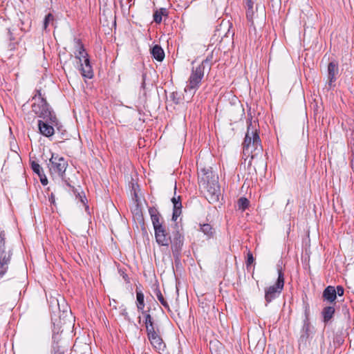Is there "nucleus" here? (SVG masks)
Wrapping results in <instances>:
<instances>
[{
  "instance_id": "obj_1",
  "label": "nucleus",
  "mask_w": 354,
  "mask_h": 354,
  "mask_svg": "<svg viewBox=\"0 0 354 354\" xmlns=\"http://www.w3.org/2000/svg\"><path fill=\"white\" fill-rule=\"evenodd\" d=\"M32 100L35 102L32 104V110L41 118L38 120L39 133L46 138L53 136L55 133L54 127L58 125V120L46 100L43 97L41 90L35 91Z\"/></svg>"
},
{
  "instance_id": "obj_2",
  "label": "nucleus",
  "mask_w": 354,
  "mask_h": 354,
  "mask_svg": "<svg viewBox=\"0 0 354 354\" xmlns=\"http://www.w3.org/2000/svg\"><path fill=\"white\" fill-rule=\"evenodd\" d=\"M199 175V185L205 191V198L210 203L218 201L221 193L218 176L210 169H201Z\"/></svg>"
},
{
  "instance_id": "obj_3",
  "label": "nucleus",
  "mask_w": 354,
  "mask_h": 354,
  "mask_svg": "<svg viewBox=\"0 0 354 354\" xmlns=\"http://www.w3.org/2000/svg\"><path fill=\"white\" fill-rule=\"evenodd\" d=\"M243 155L250 157L251 159L261 155L263 152V147L257 131V129L250 122L248 125L247 132L243 143Z\"/></svg>"
},
{
  "instance_id": "obj_4",
  "label": "nucleus",
  "mask_w": 354,
  "mask_h": 354,
  "mask_svg": "<svg viewBox=\"0 0 354 354\" xmlns=\"http://www.w3.org/2000/svg\"><path fill=\"white\" fill-rule=\"evenodd\" d=\"M149 213L153 226L156 242L160 245L168 246V233L165 227L162 225V218L160 214L154 207L149 208Z\"/></svg>"
},
{
  "instance_id": "obj_5",
  "label": "nucleus",
  "mask_w": 354,
  "mask_h": 354,
  "mask_svg": "<svg viewBox=\"0 0 354 354\" xmlns=\"http://www.w3.org/2000/svg\"><path fill=\"white\" fill-rule=\"evenodd\" d=\"M278 277L276 283L265 290V300L266 306L272 300L277 298L281 293L284 286V274L282 268L277 266Z\"/></svg>"
},
{
  "instance_id": "obj_6",
  "label": "nucleus",
  "mask_w": 354,
  "mask_h": 354,
  "mask_svg": "<svg viewBox=\"0 0 354 354\" xmlns=\"http://www.w3.org/2000/svg\"><path fill=\"white\" fill-rule=\"evenodd\" d=\"M48 165L49 170L51 174H57L64 179L65 171L68 167V162L64 158L58 154L53 153Z\"/></svg>"
},
{
  "instance_id": "obj_7",
  "label": "nucleus",
  "mask_w": 354,
  "mask_h": 354,
  "mask_svg": "<svg viewBox=\"0 0 354 354\" xmlns=\"http://www.w3.org/2000/svg\"><path fill=\"white\" fill-rule=\"evenodd\" d=\"M205 69L203 66L198 65L193 67L189 78L187 82L185 88V92L194 91V93L199 88L201 80L204 76Z\"/></svg>"
},
{
  "instance_id": "obj_8",
  "label": "nucleus",
  "mask_w": 354,
  "mask_h": 354,
  "mask_svg": "<svg viewBox=\"0 0 354 354\" xmlns=\"http://www.w3.org/2000/svg\"><path fill=\"white\" fill-rule=\"evenodd\" d=\"M168 245L171 243L173 256L176 260L179 259L184 244V235L177 229L172 232L171 236L168 234Z\"/></svg>"
},
{
  "instance_id": "obj_9",
  "label": "nucleus",
  "mask_w": 354,
  "mask_h": 354,
  "mask_svg": "<svg viewBox=\"0 0 354 354\" xmlns=\"http://www.w3.org/2000/svg\"><path fill=\"white\" fill-rule=\"evenodd\" d=\"M77 68L81 73V75L88 79L93 78L94 73L92 66L91 64L88 55L86 57H83L81 61L77 62Z\"/></svg>"
},
{
  "instance_id": "obj_10",
  "label": "nucleus",
  "mask_w": 354,
  "mask_h": 354,
  "mask_svg": "<svg viewBox=\"0 0 354 354\" xmlns=\"http://www.w3.org/2000/svg\"><path fill=\"white\" fill-rule=\"evenodd\" d=\"M148 339L150 341L153 347L158 352H164L166 348L165 343L163 342L161 336L160 335L159 330L147 335Z\"/></svg>"
},
{
  "instance_id": "obj_11",
  "label": "nucleus",
  "mask_w": 354,
  "mask_h": 354,
  "mask_svg": "<svg viewBox=\"0 0 354 354\" xmlns=\"http://www.w3.org/2000/svg\"><path fill=\"white\" fill-rule=\"evenodd\" d=\"M313 327L311 326L310 322H307V320L303 321V326L301 330V335L299 337V346L303 344L304 346H306L308 339L310 335L313 333Z\"/></svg>"
},
{
  "instance_id": "obj_12",
  "label": "nucleus",
  "mask_w": 354,
  "mask_h": 354,
  "mask_svg": "<svg viewBox=\"0 0 354 354\" xmlns=\"http://www.w3.org/2000/svg\"><path fill=\"white\" fill-rule=\"evenodd\" d=\"M327 72L328 85L330 87H331L332 84L337 80L339 75L338 64L334 61L330 62L328 65Z\"/></svg>"
},
{
  "instance_id": "obj_13",
  "label": "nucleus",
  "mask_w": 354,
  "mask_h": 354,
  "mask_svg": "<svg viewBox=\"0 0 354 354\" xmlns=\"http://www.w3.org/2000/svg\"><path fill=\"white\" fill-rule=\"evenodd\" d=\"M73 44L75 49L74 52L75 57L77 61H81L83 57H86L88 55L80 39L75 38Z\"/></svg>"
},
{
  "instance_id": "obj_14",
  "label": "nucleus",
  "mask_w": 354,
  "mask_h": 354,
  "mask_svg": "<svg viewBox=\"0 0 354 354\" xmlns=\"http://www.w3.org/2000/svg\"><path fill=\"white\" fill-rule=\"evenodd\" d=\"M142 314L145 317V325L147 335L159 330L158 328L155 326L154 321L149 311L143 312Z\"/></svg>"
},
{
  "instance_id": "obj_15",
  "label": "nucleus",
  "mask_w": 354,
  "mask_h": 354,
  "mask_svg": "<svg viewBox=\"0 0 354 354\" xmlns=\"http://www.w3.org/2000/svg\"><path fill=\"white\" fill-rule=\"evenodd\" d=\"M171 202L174 205L172 220L176 221L182 212V203L180 201V196H178V198H176L175 196L173 197Z\"/></svg>"
},
{
  "instance_id": "obj_16",
  "label": "nucleus",
  "mask_w": 354,
  "mask_h": 354,
  "mask_svg": "<svg viewBox=\"0 0 354 354\" xmlns=\"http://www.w3.org/2000/svg\"><path fill=\"white\" fill-rule=\"evenodd\" d=\"M322 297L324 301H327L329 303L334 302L337 299L335 288L332 286H327L323 292Z\"/></svg>"
},
{
  "instance_id": "obj_17",
  "label": "nucleus",
  "mask_w": 354,
  "mask_h": 354,
  "mask_svg": "<svg viewBox=\"0 0 354 354\" xmlns=\"http://www.w3.org/2000/svg\"><path fill=\"white\" fill-rule=\"evenodd\" d=\"M12 254L0 255V278H2L8 271Z\"/></svg>"
},
{
  "instance_id": "obj_18",
  "label": "nucleus",
  "mask_w": 354,
  "mask_h": 354,
  "mask_svg": "<svg viewBox=\"0 0 354 354\" xmlns=\"http://www.w3.org/2000/svg\"><path fill=\"white\" fill-rule=\"evenodd\" d=\"M246 7V17L249 21L254 24V19L255 17V12L254 9V2L252 0H245Z\"/></svg>"
},
{
  "instance_id": "obj_19",
  "label": "nucleus",
  "mask_w": 354,
  "mask_h": 354,
  "mask_svg": "<svg viewBox=\"0 0 354 354\" xmlns=\"http://www.w3.org/2000/svg\"><path fill=\"white\" fill-rule=\"evenodd\" d=\"M136 306H137L138 310L141 312L142 313L143 312H147V310H144L145 306V296H144L143 292H142L141 290H139L138 288L136 290Z\"/></svg>"
},
{
  "instance_id": "obj_20",
  "label": "nucleus",
  "mask_w": 354,
  "mask_h": 354,
  "mask_svg": "<svg viewBox=\"0 0 354 354\" xmlns=\"http://www.w3.org/2000/svg\"><path fill=\"white\" fill-rule=\"evenodd\" d=\"M152 57L158 62H162L165 58V52L160 45H155L151 50Z\"/></svg>"
},
{
  "instance_id": "obj_21",
  "label": "nucleus",
  "mask_w": 354,
  "mask_h": 354,
  "mask_svg": "<svg viewBox=\"0 0 354 354\" xmlns=\"http://www.w3.org/2000/svg\"><path fill=\"white\" fill-rule=\"evenodd\" d=\"M335 312V308L332 306H326L323 308L322 315L323 317V321L325 324L328 323L333 318Z\"/></svg>"
},
{
  "instance_id": "obj_22",
  "label": "nucleus",
  "mask_w": 354,
  "mask_h": 354,
  "mask_svg": "<svg viewBox=\"0 0 354 354\" xmlns=\"http://www.w3.org/2000/svg\"><path fill=\"white\" fill-rule=\"evenodd\" d=\"M162 16H168V11L165 8H161L159 10H156L153 13V21L156 24H160L162 21Z\"/></svg>"
},
{
  "instance_id": "obj_23",
  "label": "nucleus",
  "mask_w": 354,
  "mask_h": 354,
  "mask_svg": "<svg viewBox=\"0 0 354 354\" xmlns=\"http://www.w3.org/2000/svg\"><path fill=\"white\" fill-rule=\"evenodd\" d=\"M6 234L3 230H0V255L12 254L10 250H6Z\"/></svg>"
},
{
  "instance_id": "obj_24",
  "label": "nucleus",
  "mask_w": 354,
  "mask_h": 354,
  "mask_svg": "<svg viewBox=\"0 0 354 354\" xmlns=\"http://www.w3.org/2000/svg\"><path fill=\"white\" fill-rule=\"evenodd\" d=\"M153 292L155 295L156 296L158 300L160 301V303L168 310H170L169 305L168 302L165 299L160 288L158 287H156L153 290Z\"/></svg>"
},
{
  "instance_id": "obj_25",
  "label": "nucleus",
  "mask_w": 354,
  "mask_h": 354,
  "mask_svg": "<svg viewBox=\"0 0 354 354\" xmlns=\"http://www.w3.org/2000/svg\"><path fill=\"white\" fill-rule=\"evenodd\" d=\"M201 231L209 239L212 237L214 232L212 225L208 223L201 225Z\"/></svg>"
},
{
  "instance_id": "obj_26",
  "label": "nucleus",
  "mask_w": 354,
  "mask_h": 354,
  "mask_svg": "<svg viewBox=\"0 0 354 354\" xmlns=\"http://www.w3.org/2000/svg\"><path fill=\"white\" fill-rule=\"evenodd\" d=\"M213 63V53H212L210 55H209L200 64L199 66H203V68L205 69L206 67L209 71L211 68V66Z\"/></svg>"
},
{
  "instance_id": "obj_27",
  "label": "nucleus",
  "mask_w": 354,
  "mask_h": 354,
  "mask_svg": "<svg viewBox=\"0 0 354 354\" xmlns=\"http://www.w3.org/2000/svg\"><path fill=\"white\" fill-rule=\"evenodd\" d=\"M249 201L244 197H241L238 200V207L239 209L245 211L249 206Z\"/></svg>"
},
{
  "instance_id": "obj_28",
  "label": "nucleus",
  "mask_w": 354,
  "mask_h": 354,
  "mask_svg": "<svg viewBox=\"0 0 354 354\" xmlns=\"http://www.w3.org/2000/svg\"><path fill=\"white\" fill-rule=\"evenodd\" d=\"M54 16L51 13H48L44 18L43 28L44 30H47V28L50 22H53Z\"/></svg>"
},
{
  "instance_id": "obj_29",
  "label": "nucleus",
  "mask_w": 354,
  "mask_h": 354,
  "mask_svg": "<svg viewBox=\"0 0 354 354\" xmlns=\"http://www.w3.org/2000/svg\"><path fill=\"white\" fill-rule=\"evenodd\" d=\"M31 168L35 173H36L37 174L40 176L42 169L38 163H37L35 161L32 162H31Z\"/></svg>"
},
{
  "instance_id": "obj_30",
  "label": "nucleus",
  "mask_w": 354,
  "mask_h": 354,
  "mask_svg": "<svg viewBox=\"0 0 354 354\" xmlns=\"http://www.w3.org/2000/svg\"><path fill=\"white\" fill-rule=\"evenodd\" d=\"M254 261V258L253 257L252 253L250 251H248L247 253V260L245 262L246 267L248 268L253 262Z\"/></svg>"
},
{
  "instance_id": "obj_31",
  "label": "nucleus",
  "mask_w": 354,
  "mask_h": 354,
  "mask_svg": "<svg viewBox=\"0 0 354 354\" xmlns=\"http://www.w3.org/2000/svg\"><path fill=\"white\" fill-rule=\"evenodd\" d=\"M310 307L308 304H304V320H307V322H310Z\"/></svg>"
},
{
  "instance_id": "obj_32",
  "label": "nucleus",
  "mask_w": 354,
  "mask_h": 354,
  "mask_svg": "<svg viewBox=\"0 0 354 354\" xmlns=\"http://www.w3.org/2000/svg\"><path fill=\"white\" fill-rule=\"evenodd\" d=\"M335 290H336V296L338 295V296L341 297L344 295V289L342 286H337L336 287Z\"/></svg>"
},
{
  "instance_id": "obj_33",
  "label": "nucleus",
  "mask_w": 354,
  "mask_h": 354,
  "mask_svg": "<svg viewBox=\"0 0 354 354\" xmlns=\"http://www.w3.org/2000/svg\"><path fill=\"white\" fill-rule=\"evenodd\" d=\"M121 315L124 317V319L129 322H131V318L126 309L123 310Z\"/></svg>"
},
{
  "instance_id": "obj_34",
  "label": "nucleus",
  "mask_w": 354,
  "mask_h": 354,
  "mask_svg": "<svg viewBox=\"0 0 354 354\" xmlns=\"http://www.w3.org/2000/svg\"><path fill=\"white\" fill-rule=\"evenodd\" d=\"M39 177H40L41 183L43 185H46L48 184V180H47L46 177L45 176H44V177H43L41 176V174H40Z\"/></svg>"
},
{
  "instance_id": "obj_35",
  "label": "nucleus",
  "mask_w": 354,
  "mask_h": 354,
  "mask_svg": "<svg viewBox=\"0 0 354 354\" xmlns=\"http://www.w3.org/2000/svg\"><path fill=\"white\" fill-rule=\"evenodd\" d=\"M78 196H80V201L84 205L85 201H86L85 196L82 197L80 194H78Z\"/></svg>"
},
{
  "instance_id": "obj_36",
  "label": "nucleus",
  "mask_w": 354,
  "mask_h": 354,
  "mask_svg": "<svg viewBox=\"0 0 354 354\" xmlns=\"http://www.w3.org/2000/svg\"><path fill=\"white\" fill-rule=\"evenodd\" d=\"M122 277L127 283H129V278L127 274H123Z\"/></svg>"
},
{
  "instance_id": "obj_37",
  "label": "nucleus",
  "mask_w": 354,
  "mask_h": 354,
  "mask_svg": "<svg viewBox=\"0 0 354 354\" xmlns=\"http://www.w3.org/2000/svg\"><path fill=\"white\" fill-rule=\"evenodd\" d=\"M127 1H128L129 3V6L130 7L135 4L136 0H127Z\"/></svg>"
},
{
  "instance_id": "obj_38",
  "label": "nucleus",
  "mask_w": 354,
  "mask_h": 354,
  "mask_svg": "<svg viewBox=\"0 0 354 354\" xmlns=\"http://www.w3.org/2000/svg\"><path fill=\"white\" fill-rule=\"evenodd\" d=\"M145 76H146V75H145V74H143V75H142V80H143V82H142V87H143V88H145Z\"/></svg>"
},
{
  "instance_id": "obj_39",
  "label": "nucleus",
  "mask_w": 354,
  "mask_h": 354,
  "mask_svg": "<svg viewBox=\"0 0 354 354\" xmlns=\"http://www.w3.org/2000/svg\"><path fill=\"white\" fill-rule=\"evenodd\" d=\"M53 354H64V352L60 351L59 350H57L54 352Z\"/></svg>"
},
{
  "instance_id": "obj_40",
  "label": "nucleus",
  "mask_w": 354,
  "mask_h": 354,
  "mask_svg": "<svg viewBox=\"0 0 354 354\" xmlns=\"http://www.w3.org/2000/svg\"><path fill=\"white\" fill-rule=\"evenodd\" d=\"M65 182H66L67 186L71 187V185L68 183H67L66 180H65Z\"/></svg>"
},
{
  "instance_id": "obj_41",
  "label": "nucleus",
  "mask_w": 354,
  "mask_h": 354,
  "mask_svg": "<svg viewBox=\"0 0 354 354\" xmlns=\"http://www.w3.org/2000/svg\"><path fill=\"white\" fill-rule=\"evenodd\" d=\"M50 1L52 2V1H53V0H50Z\"/></svg>"
}]
</instances>
